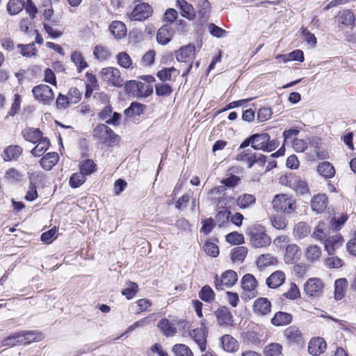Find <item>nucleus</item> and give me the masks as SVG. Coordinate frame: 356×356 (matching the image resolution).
Segmentation results:
<instances>
[{
  "mask_svg": "<svg viewBox=\"0 0 356 356\" xmlns=\"http://www.w3.org/2000/svg\"><path fill=\"white\" fill-rule=\"evenodd\" d=\"M271 205L273 209L285 215H290L297 209L296 200L286 193L277 194L274 196Z\"/></svg>",
  "mask_w": 356,
  "mask_h": 356,
  "instance_id": "f257e3e1",
  "label": "nucleus"
},
{
  "mask_svg": "<svg viewBox=\"0 0 356 356\" xmlns=\"http://www.w3.org/2000/svg\"><path fill=\"white\" fill-rule=\"evenodd\" d=\"M248 234L250 245L255 248H266L271 243L270 237L266 234V229L260 225H255L248 228Z\"/></svg>",
  "mask_w": 356,
  "mask_h": 356,
  "instance_id": "f03ea898",
  "label": "nucleus"
},
{
  "mask_svg": "<svg viewBox=\"0 0 356 356\" xmlns=\"http://www.w3.org/2000/svg\"><path fill=\"white\" fill-rule=\"evenodd\" d=\"M93 136L99 141L109 147L117 145L120 141V136L108 126L100 124L93 130Z\"/></svg>",
  "mask_w": 356,
  "mask_h": 356,
  "instance_id": "7ed1b4c3",
  "label": "nucleus"
},
{
  "mask_svg": "<svg viewBox=\"0 0 356 356\" xmlns=\"http://www.w3.org/2000/svg\"><path fill=\"white\" fill-rule=\"evenodd\" d=\"M195 48L193 44H188L181 47L175 52V56L179 62L189 63V65L186 70L183 72L182 76H186L193 67L192 60L195 57Z\"/></svg>",
  "mask_w": 356,
  "mask_h": 356,
  "instance_id": "20e7f679",
  "label": "nucleus"
},
{
  "mask_svg": "<svg viewBox=\"0 0 356 356\" xmlns=\"http://www.w3.org/2000/svg\"><path fill=\"white\" fill-rule=\"evenodd\" d=\"M238 161L245 163L248 168L252 167L254 163L263 166L266 163V156L262 154L252 152L251 149H245L237 155Z\"/></svg>",
  "mask_w": 356,
  "mask_h": 356,
  "instance_id": "39448f33",
  "label": "nucleus"
},
{
  "mask_svg": "<svg viewBox=\"0 0 356 356\" xmlns=\"http://www.w3.org/2000/svg\"><path fill=\"white\" fill-rule=\"evenodd\" d=\"M309 145L311 149L309 157L311 160L326 159L329 157L321 139L318 137L309 138Z\"/></svg>",
  "mask_w": 356,
  "mask_h": 356,
  "instance_id": "423d86ee",
  "label": "nucleus"
},
{
  "mask_svg": "<svg viewBox=\"0 0 356 356\" xmlns=\"http://www.w3.org/2000/svg\"><path fill=\"white\" fill-rule=\"evenodd\" d=\"M99 74L102 81L108 84L115 87H121L123 85V79L118 68L111 67L103 68Z\"/></svg>",
  "mask_w": 356,
  "mask_h": 356,
  "instance_id": "0eeeda50",
  "label": "nucleus"
},
{
  "mask_svg": "<svg viewBox=\"0 0 356 356\" xmlns=\"http://www.w3.org/2000/svg\"><path fill=\"white\" fill-rule=\"evenodd\" d=\"M32 92L35 99L43 104H50L54 101V92L47 85L40 84L35 86L32 90Z\"/></svg>",
  "mask_w": 356,
  "mask_h": 356,
  "instance_id": "6e6552de",
  "label": "nucleus"
},
{
  "mask_svg": "<svg viewBox=\"0 0 356 356\" xmlns=\"http://www.w3.org/2000/svg\"><path fill=\"white\" fill-rule=\"evenodd\" d=\"M238 280V276L235 271L227 270L219 277H215V287L217 290H224L225 287H232Z\"/></svg>",
  "mask_w": 356,
  "mask_h": 356,
  "instance_id": "1a4fd4ad",
  "label": "nucleus"
},
{
  "mask_svg": "<svg viewBox=\"0 0 356 356\" xmlns=\"http://www.w3.org/2000/svg\"><path fill=\"white\" fill-rule=\"evenodd\" d=\"M152 13V6L146 3L136 5L129 15L131 20L143 21L147 19Z\"/></svg>",
  "mask_w": 356,
  "mask_h": 356,
  "instance_id": "9d476101",
  "label": "nucleus"
},
{
  "mask_svg": "<svg viewBox=\"0 0 356 356\" xmlns=\"http://www.w3.org/2000/svg\"><path fill=\"white\" fill-rule=\"evenodd\" d=\"M176 6L180 10L181 17L187 19L189 21H193L197 16L193 6L186 0H177L176 1Z\"/></svg>",
  "mask_w": 356,
  "mask_h": 356,
  "instance_id": "9b49d317",
  "label": "nucleus"
},
{
  "mask_svg": "<svg viewBox=\"0 0 356 356\" xmlns=\"http://www.w3.org/2000/svg\"><path fill=\"white\" fill-rule=\"evenodd\" d=\"M257 287V281L252 274H245L241 280V288L244 291L249 293V298H252L256 296Z\"/></svg>",
  "mask_w": 356,
  "mask_h": 356,
  "instance_id": "f8f14e48",
  "label": "nucleus"
},
{
  "mask_svg": "<svg viewBox=\"0 0 356 356\" xmlns=\"http://www.w3.org/2000/svg\"><path fill=\"white\" fill-rule=\"evenodd\" d=\"M323 284L318 278H311L305 284V291L309 296H318L323 292Z\"/></svg>",
  "mask_w": 356,
  "mask_h": 356,
  "instance_id": "ddd939ff",
  "label": "nucleus"
},
{
  "mask_svg": "<svg viewBox=\"0 0 356 356\" xmlns=\"http://www.w3.org/2000/svg\"><path fill=\"white\" fill-rule=\"evenodd\" d=\"M271 311V302L266 298H257L253 305V312L259 316H264Z\"/></svg>",
  "mask_w": 356,
  "mask_h": 356,
  "instance_id": "4468645a",
  "label": "nucleus"
},
{
  "mask_svg": "<svg viewBox=\"0 0 356 356\" xmlns=\"http://www.w3.org/2000/svg\"><path fill=\"white\" fill-rule=\"evenodd\" d=\"M197 13L200 24L206 22L210 15L211 4L208 0H197Z\"/></svg>",
  "mask_w": 356,
  "mask_h": 356,
  "instance_id": "2eb2a0df",
  "label": "nucleus"
},
{
  "mask_svg": "<svg viewBox=\"0 0 356 356\" xmlns=\"http://www.w3.org/2000/svg\"><path fill=\"white\" fill-rule=\"evenodd\" d=\"M326 348V343L321 337L313 338L309 342L308 352L314 356L320 355Z\"/></svg>",
  "mask_w": 356,
  "mask_h": 356,
  "instance_id": "dca6fc26",
  "label": "nucleus"
},
{
  "mask_svg": "<svg viewBox=\"0 0 356 356\" xmlns=\"http://www.w3.org/2000/svg\"><path fill=\"white\" fill-rule=\"evenodd\" d=\"M343 243V238L341 236L337 234L330 237H327L325 241V249L327 252L328 254H334L336 250L339 248Z\"/></svg>",
  "mask_w": 356,
  "mask_h": 356,
  "instance_id": "f3484780",
  "label": "nucleus"
},
{
  "mask_svg": "<svg viewBox=\"0 0 356 356\" xmlns=\"http://www.w3.org/2000/svg\"><path fill=\"white\" fill-rule=\"evenodd\" d=\"M301 257L299 247L296 244L288 245L286 248L284 261L286 264H295Z\"/></svg>",
  "mask_w": 356,
  "mask_h": 356,
  "instance_id": "a211bd4d",
  "label": "nucleus"
},
{
  "mask_svg": "<svg viewBox=\"0 0 356 356\" xmlns=\"http://www.w3.org/2000/svg\"><path fill=\"white\" fill-rule=\"evenodd\" d=\"M267 133L255 134L252 136V147L256 150L266 151L267 141L270 139Z\"/></svg>",
  "mask_w": 356,
  "mask_h": 356,
  "instance_id": "6ab92c4d",
  "label": "nucleus"
},
{
  "mask_svg": "<svg viewBox=\"0 0 356 356\" xmlns=\"http://www.w3.org/2000/svg\"><path fill=\"white\" fill-rule=\"evenodd\" d=\"M290 182H291L290 188L296 191L297 194L304 195L309 193L307 182L299 176L294 175L293 179Z\"/></svg>",
  "mask_w": 356,
  "mask_h": 356,
  "instance_id": "aec40b11",
  "label": "nucleus"
},
{
  "mask_svg": "<svg viewBox=\"0 0 356 356\" xmlns=\"http://www.w3.org/2000/svg\"><path fill=\"white\" fill-rule=\"evenodd\" d=\"M284 335L289 343H300L302 341V335L296 326L288 327L284 331Z\"/></svg>",
  "mask_w": 356,
  "mask_h": 356,
  "instance_id": "412c9836",
  "label": "nucleus"
},
{
  "mask_svg": "<svg viewBox=\"0 0 356 356\" xmlns=\"http://www.w3.org/2000/svg\"><path fill=\"white\" fill-rule=\"evenodd\" d=\"M22 147L19 145H9L5 148L1 156L5 161L16 160L22 153Z\"/></svg>",
  "mask_w": 356,
  "mask_h": 356,
  "instance_id": "4be33fe9",
  "label": "nucleus"
},
{
  "mask_svg": "<svg viewBox=\"0 0 356 356\" xmlns=\"http://www.w3.org/2000/svg\"><path fill=\"white\" fill-rule=\"evenodd\" d=\"M327 198L325 194L314 195L311 200V207L313 211L317 213H322L326 209Z\"/></svg>",
  "mask_w": 356,
  "mask_h": 356,
  "instance_id": "5701e85b",
  "label": "nucleus"
},
{
  "mask_svg": "<svg viewBox=\"0 0 356 356\" xmlns=\"http://www.w3.org/2000/svg\"><path fill=\"white\" fill-rule=\"evenodd\" d=\"M191 338L198 345L200 350L204 352L206 350V334L202 327L194 329L190 334Z\"/></svg>",
  "mask_w": 356,
  "mask_h": 356,
  "instance_id": "b1692460",
  "label": "nucleus"
},
{
  "mask_svg": "<svg viewBox=\"0 0 356 356\" xmlns=\"http://www.w3.org/2000/svg\"><path fill=\"white\" fill-rule=\"evenodd\" d=\"M58 159L59 156L56 152H49L40 160V164L44 170H50L58 163Z\"/></svg>",
  "mask_w": 356,
  "mask_h": 356,
  "instance_id": "393cba45",
  "label": "nucleus"
},
{
  "mask_svg": "<svg viewBox=\"0 0 356 356\" xmlns=\"http://www.w3.org/2000/svg\"><path fill=\"white\" fill-rule=\"evenodd\" d=\"M215 315L217 318L218 323L220 325H229L232 324V315L226 307L218 309Z\"/></svg>",
  "mask_w": 356,
  "mask_h": 356,
  "instance_id": "a878e982",
  "label": "nucleus"
},
{
  "mask_svg": "<svg viewBox=\"0 0 356 356\" xmlns=\"http://www.w3.org/2000/svg\"><path fill=\"white\" fill-rule=\"evenodd\" d=\"M172 37V29L168 25H164L159 29L156 35V40L159 44L165 45L171 40Z\"/></svg>",
  "mask_w": 356,
  "mask_h": 356,
  "instance_id": "bb28decb",
  "label": "nucleus"
},
{
  "mask_svg": "<svg viewBox=\"0 0 356 356\" xmlns=\"http://www.w3.org/2000/svg\"><path fill=\"white\" fill-rule=\"evenodd\" d=\"M285 280V274L280 270L273 273L266 280L268 287L275 289L283 284Z\"/></svg>",
  "mask_w": 356,
  "mask_h": 356,
  "instance_id": "cd10ccee",
  "label": "nucleus"
},
{
  "mask_svg": "<svg viewBox=\"0 0 356 356\" xmlns=\"http://www.w3.org/2000/svg\"><path fill=\"white\" fill-rule=\"evenodd\" d=\"M19 344L26 345L35 341H40L42 334L35 331H23L19 332Z\"/></svg>",
  "mask_w": 356,
  "mask_h": 356,
  "instance_id": "c85d7f7f",
  "label": "nucleus"
},
{
  "mask_svg": "<svg viewBox=\"0 0 356 356\" xmlns=\"http://www.w3.org/2000/svg\"><path fill=\"white\" fill-rule=\"evenodd\" d=\"M311 232V228L305 222H299L295 225L293 230V236L297 239H302L307 236Z\"/></svg>",
  "mask_w": 356,
  "mask_h": 356,
  "instance_id": "c756f323",
  "label": "nucleus"
},
{
  "mask_svg": "<svg viewBox=\"0 0 356 356\" xmlns=\"http://www.w3.org/2000/svg\"><path fill=\"white\" fill-rule=\"evenodd\" d=\"M222 348L229 353H234L238 348L237 341L229 334H225L221 337Z\"/></svg>",
  "mask_w": 356,
  "mask_h": 356,
  "instance_id": "7c9ffc66",
  "label": "nucleus"
},
{
  "mask_svg": "<svg viewBox=\"0 0 356 356\" xmlns=\"http://www.w3.org/2000/svg\"><path fill=\"white\" fill-rule=\"evenodd\" d=\"M292 321V315L289 313L278 312L271 319V323L275 326H283L289 324Z\"/></svg>",
  "mask_w": 356,
  "mask_h": 356,
  "instance_id": "2f4dec72",
  "label": "nucleus"
},
{
  "mask_svg": "<svg viewBox=\"0 0 356 356\" xmlns=\"http://www.w3.org/2000/svg\"><path fill=\"white\" fill-rule=\"evenodd\" d=\"M329 232L327 225L324 222H319L312 234V236L318 241H324L327 238Z\"/></svg>",
  "mask_w": 356,
  "mask_h": 356,
  "instance_id": "473e14b6",
  "label": "nucleus"
},
{
  "mask_svg": "<svg viewBox=\"0 0 356 356\" xmlns=\"http://www.w3.org/2000/svg\"><path fill=\"white\" fill-rule=\"evenodd\" d=\"M317 171L325 179L332 178L335 175V169L334 166L328 161L320 163L317 167Z\"/></svg>",
  "mask_w": 356,
  "mask_h": 356,
  "instance_id": "72a5a7b5",
  "label": "nucleus"
},
{
  "mask_svg": "<svg viewBox=\"0 0 356 356\" xmlns=\"http://www.w3.org/2000/svg\"><path fill=\"white\" fill-rule=\"evenodd\" d=\"M321 248L317 245H309L305 250V258L310 262H315L321 258Z\"/></svg>",
  "mask_w": 356,
  "mask_h": 356,
  "instance_id": "f704fd0d",
  "label": "nucleus"
},
{
  "mask_svg": "<svg viewBox=\"0 0 356 356\" xmlns=\"http://www.w3.org/2000/svg\"><path fill=\"white\" fill-rule=\"evenodd\" d=\"M23 136L26 140L32 143H37L44 138L39 129L29 128L23 131Z\"/></svg>",
  "mask_w": 356,
  "mask_h": 356,
  "instance_id": "c9c22d12",
  "label": "nucleus"
},
{
  "mask_svg": "<svg viewBox=\"0 0 356 356\" xmlns=\"http://www.w3.org/2000/svg\"><path fill=\"white\" fill-rule=\"evenodd\" d=\"M158 327L166 337L174 336L177 332V327L175 324L166 318L161 319L158 324Z\"/></svg>",
  "mask_w": 356,
  "mask_h": 356,
  "instance_id": "e433bc0d",
  "label": "nucleus"
},
{
  "mask_svg": "<svg viewBox=\"0 0 356 356\" xmlns=\"http://www.w3.org/2000/svg\"><path fill=\"white\" fill-rule=\"evenodd\" d=\"M147 86L140 81L136 80L129 81L125 84V90L133 95H142L143 90Z\"/></svg>",
  "mask_w": 356,
  "mask_h": 356,
  "instance_id": "4c0bfd02",
  "label": "nucleus"
},
{
  "mask_svg": "<svg viewBox=\"0 0 356 356\" xmlns=\"http://www.w3.org/2000/svg\"><path fill=\"white\" fill-rule=\"evenodd\" d=\"M37 143L36 146L31 151V153L35 157H40L49 149L50 141L48 138L44 137Z\"/></svg>",
  "mask_w": 356,
  "mask_h": 356,
  "instance_id": "58836bf2",
  "label": "nucleus"
},
{
  "mask_svg": "<svg viewBox=\"0 0 356 356\" xmlns=\"http://www.w3.org/2000/svg\"><path fill=\"white\" fill-rule=\"evenodd\" d=\"M109 29L112 34L117 38H122L126 35V26L120 21L113 22Z\"/></svg>",
  "mask_w": 356,
  "mask_h": 356,
  "instance_id": "ea45409f",
  "label": "nucleus"
},
{
  "mask_svg": "<svg viewBox=\"0 0 356 356\" xmlns=\"http://www.w3.org/2000/svg\"><path fill=\"white\" fill-rule=\"evenodd\" d=\"M248 253V248L244 246H238L231 252V259L233 262L241 263L245 259Z\"/></svg>",
  "mask_w": 356,
  "mask_h": 356,
  "instance_id": "a19ab883",
  "label": "nucleus"
},
{
  "mask_svg": "<svg viewBox=\"0 0 356 356\" xmlns=\"http://www.w3.org/2000/svg\"><path fill=\"white\" fill-rule=\"evenodd\" d=\"M347 283L348 282L345 278H340L335 281L334 297L337 300H341L344 297Z\"/></svg>",
  "mask_w": 356,
  "mask_h": 356,
  "instance_id": "79ce46f5",
  "label": "nucleus"
},
{
  "mask_svg": "<svg viewBox=\"0 0 356 356\" xmlns=\"http://www.w3.org/2000/svg\"><path fill=\"white\" fill-rule=\"evenodd\" d=\"M256 202V198L253 195L244 194L239 196L236 200L237 205L241 209H246L251 207Z\"/></svg>",
  "mask_w": 356,
  "mask_h": 356,
  "instance_id": "37998d69",
  "label": "nucleus"
},
{
  "mask_svg": "<svg viewBox=\"0 0 356 356\" xmlns=\"http://www.w3.org/2000/svg\"><path fill=\"white\" fill-rule=\"evenodd\" d=\"M96 164L91 159H86L82 161L79 164V170L84 175H90L96 170Z\"/></svg>",
  "mask_w": 356,
  "mask_h": 356,
  "instance_id": "c03bdc74",
  "label": "nucleus"
},
{
  "mask_svg": "<svg viewBox=\"0 0 356 356\" xmlns=\"http://www.w3.org/2000/svg\"><path fill=\"white\" fill-rule=\"evenodd\" d=\"M277 262V259L271 254H261L257 260V265L259 268H264L270 265H273Z\"/></svg>",
  "mask_w": 356,
  "mask_h": 356,
  "instance_id": "a18cd8bd",
  "label": "nucleus"
},
{
  "mask_svg": "<svg viewBox=\"0 0 356 356\" xmlns=\"http://www.w3.org/2000/svg\"><path fill=\"white\" fill-rule=\"evenodd\" d=\"M145 108V105L138 102H133L130 106L124 111V114L128 117L140 115L143 113Z\"/></svg>",
  "mask_w": 356,
  "mask_h": 356,
  "instance_id": "49530a36",
  "label": "nucleus"
},
{
  "mask_svg": "<svg viewBox=\"0 0 356 356\" xmlns=\"http://www.w3.org/2000/svg\"><path fill=\"white\" fill-rule=\"evenodd\" d=\"M24 7L21 0H9L7 4V11L10 15H15L20 13Z\"/></svg>",
  "mask_w": 356,
  "mask_h": 356,
  "instance_id": "de8ad7c7",
  "label": "nucleus"
},
{
  "mask_svg": "<svg viewBox=\"0 0 356 356\" xmlns=\"http://www.w3.org/2000/svg\"><path fill=\"white\" fill-rule=\"evenodd\" d=\"M71 60L76 66L77 70L79 72H81L88 67V64L86 62L83 56L79 51H74L72 53Z\"/></svg>",
  "mask_w": 356,
  "mask_h": 356,
  "instance_id": "09e8293b",
  "label": "nucleus"
},
{
  "mask_svg": "<svg viewBox=\"0 0 356 356\" xmlns=\"http://www.w3.org/2000/svg\"><path fill=\"white\" fill-rule=\"evenodd\" d=\"M231 212L227 210L219 211L215 217V220L220 227L227 226L229 223Z\"/></svg>",
  "mask_w": 356,
  "mask_h": 356,
  "instance_id": "8fccbe9b",
  "label": "nucleus"
},
{
  "mask_svg": "<svg viewBox=\"0 0 356 356\" xmlns=\"http://www.w3.org/2000/svg\"><path fill=\"white\" fill-rule=\"evenodd\" d=\"M199 297L203 301L210 302L214 300L215 293L209 286L205 285L199 292Z\"/></svg>",
  "mask_w": 356,
  "mask_h": 356,
  "instance_id": "3c124183",
  "label": "nucleus"
},
{
  "mask_svg": "<svg viewBox=\"0 0 356 356\" xmlns=\"http://www.w3.org/2000/svg\"><path fill=\"white\" fill-rule=\"evenodd\" d=\"M86 181V175L81 172H75L70 178L69 184L72 188H76L81 186Z\"/></svg>",
  "mask_w": 356,
  "mask_h": 356,
  "instance_id": "603ef678",
  "label": "nucleus"
},
{
  "mask_svg": "<svg viewBox=\"0 0 356 356\" xmlns=\"http://www.w3.org/2000/svg\"><path fill=\"white\" fill-rule=\"evenodd\" d=\"M282 346L277 343H272L266 346L264 350L265 356H280Z\"/></svg>",
  "mask_w": 356,
  "mask_h": 356,
  "instance_id": "864d4df0",
  "label": "nucleus"
},
{
  "mask_svg": "<svg viewBox=\"0 0 356 356\" xmlns=\"http://www.w3.org/2000/svg\"><path fill=\"white\" fill-rule=\"evenodd\" d=\"M156 94L159 96L168 97L170 96L173 90L168 83H158L155 85Z\"/></svg>",
  "mask_w": 356,
  "mask_h": 356,
  "instance_id": "5fc2aeb1",
  "label": "nucleus"
},
{
  "mask_svg": "<svg viewBox=\"0 0 356 356\" xmlns=\"http://www.w3.org/2000/svg\"><path fill=\"white\" fill-rule=\"evenodd\" d=\"M172 352L175 356H193L191 350L185 344H176L172 347Z\"/></svg>",
  "mask_w": 356,
  "mask_h": 356,
  "instance_id": "6e6d98bb",
  "label": "nucleus"
},
{
  "mask_svg": "<svg viewBox=\"0 0 356 356\" xmlns=\"http://www.w3.org/2000/svg\"><path fill=\"white\" fill-rule=\"evenodd\" d=\"M138 291V284L133 282L127 283V288L122 291V294L125 296L128 300L132 299Z\"/></svg>",
  "mask_w": 356,
  "mask_h": 356,
  "instance_id": "4d7b16f0",
  "label": "nucleus"
},
{
  "mask_svg": "<svg viewBox=\"0 0 356 356\" xmlns=\"http://www.w3.org/2000/svg\"><path fill=\"white\" fill-rule=\"evenodd\" d=\"M355 17L352 12L349 10H345L341 13L339 15V23L346 26H351L354 23Z\"/></svg>",
  "mask_w": 356,
  "mask_h": 356,
  "instance_id": "13d9d810",
  "label": "nucleus"
},
{
  "mask_svg": "<svg viewBox=\"0 0 356 356\" xmlns=\"http://www.w3.org/2000/svg\"><path fill=\"white\" fill-rule=\"evenodd\" d=\"M226 241L234 245L242 244L244 242V236L242 234L233 232L226 236Z\"/></svg>",
  "mask_w": 356,
  "mask_h": 356,
  "instance_id": "bf43d9fd",
  "label": "nucleus"
},
{
  "mask_svg": "<svg viewBox=\"0 0 356 356\" xmlns=\"http://www.w3.org/2000/svg\"><path fill=\"white\" fill-rule=\"evenodd\" d=\"M177 70L174 67L163 68L157 72V76L162 81H170L172 79V74L176 72Z\"/></svg>",
  "mask_w": 356,
  "mask_h": 356,
  "instance_id": "052dcab7",
  "label": "nucleus"
},
{
  "mask_svg": "<svg viewBox=\"0 0 356 356\" xmlns=\"http://www.w3.org/2000/svg\"><path fill=\"white\" fill-rule=\"evenodd\" d=\"M292 147L296 152H304L308 147L309 141L300 138H293L291 141Z\"/></svg>",
  "mask_w": 356,
  "mask_h": 356,
  "instance_id": "680f3d73",
  "label": "nucleus"
},
{
  "mask_svg": "<svg viewBox=\"0 0 356 356\" xmlns=\"http://www.w3.org/2000/svg\"><path fill=\"white\" fill-rule=\"evenodd\" d=\"M93 54L97 59L104 60L110 56V52L105 47L97 45L94 49Z\"/></svg>",
  "mask_w": 356,
  "mask_h": 356,
  "instance_id": "e2e57ef3",
  "label": "nucleus"
},
{
  "mask_svg": "<svg viewBox=\"0 0 356 356\" xmlns=\"http://www.w3.org/2000/svg\"><path fill=\"white\" fill-rule=\"evenodd\" d=\"M117 60L118 64L124 68H129L132 65V60L126 52L119 53L117 55Z\"/></svg>",
  "mask_w": 356,
  "mask_h": 356,
  "instance_id": "0e129e2a",
  "label": "nucleus"
},
{
  "mask_svg": "<svg viewBox=\"0 0 356 356\" xmlns=\"http://www.w3.org/2000/svg\"><path fill=\"white\" fill-rule=\"evenodd\" d=\"M324 264L327 268H339L343 266V262L337 257H330L325 259Z\"/></svg>",
  "mask_w": 356,
  "mask_h": 356,
  "instance_id": "69168bd1",
  "label": "nucleus"
},
{
  "mask_svg": "<svg viewBox=\"0 0 356 356\" xmlns=\"http://www.w3.org/2000/svg\"><path fill=\"white\" fill-rule=\"evenodd\" d=\"M18 47L21 49V54L26 57H31L35 55V48L34 43L26 45L19 44Z\"/></svg>",
  "mask_w": 356,
  "mask_h": 356,
  "instance_id": "338daca9",
  "label": "nucleus"
},
{
  "mask_svg": "<svg viewBox=\"0 0 356 356\" xmlns=\"http://www.w3.org/2000/svg\"><path fill=\"white\" fill-rule=\"evenodd\" d=\"M204 250L207 254L216 257L219 254L218 247L213 243L207 242L204 245Z\"/></svg>",
  "mask_w": 356,
  "mask_h": 356,
  "instance_id": "774afa93",
  "label": "nucleus"
}]
</instances>
